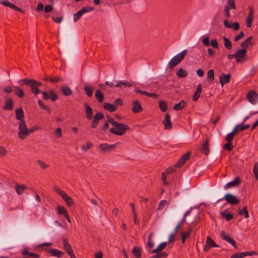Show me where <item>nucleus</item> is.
<instances>
[{"label":"nucleus","mask_w":258,"mask_h":258,"mask_svg":"<svg viewBox=\"0 0 258 258\" xmlns=\"http://www.w3.org/2000/svg\"><path fill=\"white\" fill-rule=\"evenodd\" d=\"M19 83H22L23 84L29 86L31 89V91L34 95L37 96L40 93H42L43 98L44 100L51 99L52 102H55L58 99V95L52 89H50L48 92L46 91H41L39 87L42 86V83L32 79H24L19 81Z\"/></svg>","instance_id":"f257e3e1"},{"label":"nucleus","mask_w":258,"mask_h":258,"mask_svg":"<svg viewBox=\"0 0 258 258\" xmlns=\"http://www.w3.org/2000/svg\"><path fill=\"white\" fill-rule=\"evenodd\" d=\"M112 125H113L114 127L110 128L109 132L117 136H122L125 134L127 131L130 130V127L128 125L121 123L117 121Z\"/></svg>","instance_id":"f03ea898"},{"label":"nucleus","mask_w":258,"mask_h":258,"mask_svg":"<svg viewBox=\"0 0 258 258\" xmlns=\"http://www.w3.org/2000/svg\"><path fill=\"white\" fill-rule=\"evenodd\" d=\"M53 189L61 197L68 207H72L74 206L75 203L73 199L71 197L68 196L65 192L57 186L54 187Z\"/></svg>","instance_id":"7ed1b4c3"},{"label":"nucleus","mask_w":258,"mask_h":258,"mask_svg":"<svg viewBox=\"0 0 258 258\" xmlns=\"http://www.w3.org/2000/svg\"><path fill=\"white\" fill-rule=\"evenodd\" d=\"M187 53V50L185 49L173 57L168 63L170 69H173L177 64H178L185 56Z\"/></svg>","instance_id":"20e7f679"},{"label":"nucleus","mask_w":258,"mask_h":258,"mask_svg":"<svg viewBox=\"0 0 258 258\" xmlns=\"http://www.w3.org/2000/svg\"><path fill=\"white\" fill-rule=\"evenodd\" d=\"M34 131L35 128H33V127L28 129L25 123L24 125H22L20 127H19L18 136L20 139L24 140L27 136L33 133Z\"/></svg>","instance_id":"39448f33"},{"label":"nucleus","mask_w":258,"mask_h":258,"mask_svg":"<svg viewBox=\"0 0 258 258\" xmlns=\"http://www.w3.org/2000/svg\"><path fill=\"white\" fill-rule=\"evenodd\" d=\"M247 49L246 48L238 49L235 52L236 60L237 63H243L247 60Z\"/></svg>","instance_id":"423d86ee"},{"label":"nucleus","mask_w":258,"mask_h":258,"mask_svg":"<svg viewBox=\"0 0 258 258\" xmlns=\"http://www.w3.org/2000/svg\"><path fill=\"white\" fill-rule=\"evenodd\" d=\"M16 118L19 121L18 123L19 127L25 123V115L23 109L22 107H19L15 110Z\"/></svg>","instance_id":"0eeeda50"},{"label":"nucleus","mask_w":258,"mask_h":258,"mask_svg":"<svg viewBox=\"0 0 258 258\" xmlns=\"http://www.w3.org/2000/svg\"><path fill=\"white\" fill-rule=\"evenodd\" d=\"M62 245L63 249L71 258H76L72 249V246L68 242V240L67 238L63 239Z\"/></svg>","instance_id":"6e6552de"},{"label":"nucleus","mask_w":258,"mask_h":258,"mask_svg":"<svg viewBox=\"0 0 258 258\" xmlns=\"http://www.w3.org/2000/svg\"><path fill=\"white\" fill-rule=\"evenodd\" d=\"M94 8L93 7H83L81 10L78 11L77 13L74 15V22H77L78 21L81 16L86 13L89 12L90 11H93Z\"/></svg>","instance_id":"1a4fd4ad"},{"label":"nucleus","mask_w":258,"mask_h":258,"mask_svg":"<svg viewBox=\"0 0 258 258\" xmlns=\"http://www.w3.org/2000/svg\"><path fill=\"white\" fill-rule=\"evenodd\" d=\"M104 118V115L101 112H97L94 116L91 122V127L92 128H96L97 125L99 123L100 121Z\"/></svg>","instance_id":"9d476101"},{"label":"nucleus","mask_w":258,"mask_h":258,"mask_svg":"<svg viewBox=\"0 0 258 258\" xmlns=\"http://www.w3.org/2000/svg\"><path fill=\"white\" fill-rule=\"evenodd\" d=\"M190 155L191 153L190 152H187L184 154L180 158L177 162L175 164V167L176 168H179L182 166L186 161L189 159Z\"/></svg>","instance_id":"9b49d317"},{"label":"nucleus","mask_w":258,"mask_h":258,"mask_svg":"<svg viewBox=\"0 0 258 258\" xmlns=\"http://www.w3.org/2000/svg\"><path fill=\"white\" fill-rule=\"evenodd\" d=\"M116 82L115 85H114L112 82L106 81L105 84L107 86H109L110 87L115 86L118 88H121L122 86L129 87L133 86V84L127 81H119L118 82L116 81Z\"/></svg>","instance_id":"f8f14e48"},{"label":"nucleus","mask_w":258,"mask_h":258,"mask_svg":"<svg viewBox=\"0 0 258 258\" xmlns=\"http://www.w3.org/2000/svg\"><path fill=\"white\" fill-rule=\"evenodd\" d=\"M257 255L255 251H244L241 252H237L231 255L230 258H243L246 256H252Z\"/></svg>","instance_id":"ddd939ff"},{"label":"nucleus","mask_w":258,"mask_h":258,"mask_svg":"<svg viewBox=\"0 0 258 258\" xmlns=\"http://www.w3.org/2000/svg\"><path fill=\"white\" fill-rule=\"evenodd\" d=\"M219 246L210 236H208L206 243L204 247V251H208L211 247H218Z\"/></svg>","instance_id":"4468645a"},{"label":"nucleus","mask_w":258,"mask_h":258,"mask_svg":"<svg viewBox=\"0 0 258 258\" xmlns=\"http://www.w3.org/2000/svg\"><path fill=\"white\" fill-rule=\"evenodd\" d=\"M227 203L231 205H236L239 203V200L237 198L236 196L230 194H227L224 196L223 198Z\"/></svg>","instance_id":"2eb2a0df"},{"label":"nucleus","mask_w":258,"mask_h":258,"mask_svg":"<svg viewBox=\"0 0 258 258\" xmlns=\"http://www.w3.org/2000/svg\"><path fill=\"white\" fill-rule=\"evenodd\" d=\"M14 107V101L13 100L9 97H6L5 98V104L3 107L4 110H13Z\"/></svg>","instance_id":"dca6fc26"},{"label":"nucleus","mask_w":258,"mask_h":258,"mask_svg":"<svg viewBox=\"0 0 258 258\" xmlns=\"http://www.w3.org/2000/svg\"><path fill=\"white\" fill-rule=\"evenodd\" d=\"M0 4L3 5L6 7H8L16 11L20 12L22 13L25 12L24 10L20 9L17 6L13 4L12 3L9 2L8 0H0Z\"/></svg>","instance_id":"f3484780"},{"label":"nucleus","mask_w":258,"mask_h":258,"mask_svg":"<svg viewBox=\"0 0 258 258\" xmlns=\"http://www.w3.org/2000/svg\"><path fill=\"white\" fill-rule=\"evenodd\" d=\"M258 98V94L255 91L251 90L249 91L247 94V99L248 101L251 104L256 103Z\"/></svg>","instance_id":"a211bd4d"},{"label":"nucleus","mask_w":258,"mask_h":258,"mask_svg":"<svg viewBox=\"0 0 258 258\" xmlns=\"http://www.w3.org/2000/svg\"><path fill=\"white\" fill-rule=\"evenodd\" d=\"M222 239L226 240L233 246L235 248H238L236 246V242L229 235H226V233L224 230H222L220 234Z\"/></svg>","instance_id":"6ab92c4d"},{"label":"nucleus","mask_w":258,"mask_h":258,"mask_svg":"<svg viewBox=\"0 0 258 258\" xmlns=\"http://www.w3.org/2000/svg\"><path fill=\"white\" fill-rule=\"evenodd\" d=\"M132 104L133 107L132 108V111L133 113H137L142 111L143 109L138 100H134L132 102Z\"/></svg>","instance_id":"aec40b11"},{"label":"nucleus","mask_w":258,"mask_h":258,"mask_svg":"<svg viewBox=\"0 0 258 258\" xmlns=\"http://www.w3.org/2000/svg\"><path fill=\"white\" fill-rule=\"evenodd\" d=\"M116 144L109 145L107 143H102L99 145V147L102 151L109 152L115 148Z\"/></svg>","instance_id":"412c9836"},{"label":"nucleus","mask_w":258,"mask_h":258,"mask_svg":"<svg viewBox=\"0 0 258 258\" xmlns=\"http://www.w3.org/2000/svg\"><path fill=\"white\" fill-rule=\"evenodd\" d=\"M231 75L230 74H225L222 73L219 78V81L221 87H223L225 84L228 83L230 82Z\"/></svg>","instance_id":"4be33fe9"},{"label":"nucleus","mask_w":258,"mask_h":258,"mask_svg":"<svg viewBox=\"0 0 258 258\" xmlns=\"http://www.w3.org/2000/svg\"><path fill=\"white\" fill-rule=\"evenodd\" d=\"M253 10L252 7H249V13L246 20V24L248 28H250L252 26L253 21Z\"/></svg>","instance_id":"5701e85b"},{"label":"nucleus","mask_w":258,"mask_h":258,"mask_svg":"<svg viewBox=\"0 0 258 258\" xmlns=\"http://www.w3.org/2000/svg\"><path fill=\"white\" fill-rule=\"evenodd\" d=\"M50 255L58 258H61L64 254V253L58 249L50 248L48 250Z\"/></svg>","instance_id":"b1692460"},{"label":"nucleus","mask_w":258,"mask_h":258,"mask_svg":"<svg viewBox=\"0 0 258 258\" xmlns=\"http://www.w3.org/2000/svg\"><path fill=\"white\" fill-rule=\"evenodd\" d=\"M163 123L164 125V128L166 130H169L172 127L170 116L168 113L166 114L165 118L163 121Z\"/></svg>","instance_id":"393cba45"},{"label":"nucleus","mask_w":258,"mask_h":258,"mask_svg":"<svg viewBox=\"0 0 258 258\" xmlns=\"http://www.w3.org/2000/svg\"><path fill=\"white\" fill-rule=\"evenodd\" d=\"M241 182V179L239 177L237 176L234 178L233 181L227 183L225 186V189H228L231 187L236 186Z\"/></svg>","instance_id":"a878e982"},{"label":"nucleus","mask_w":258,"mask_h":258,"mask_svg":"<svg viewBox=\"0 0 258 258\" xmlns=\"http://www.w3.org/2000/svg\"><path fill=\"white\" fill-rule=\"evenodd\" d=\"M84 107L86 118L89 120L92 119L93 116L92 108L87 103L84 104Z\"/></svg>","instance_id":"bb28decb"},{"label":"nucleus","mask_w":258,"mask_h":258,"mask_svg":"<svg viewBox=\"0 0 258 258\" xmlns=\"http://www.w3.org/2000/svg\"><path fill=\"white\" fill-rule=\"evenodd\" d=\"M60 89L64 96H69L73 94V91L69 87L66 85L61 86Z\"/></svg>","instance_id":"cd10ccee"},{"label":"nucleus","mask_w":258,"mask_h":258,"mask_svg":"<svg viewBox=\"0 0 258 258\" xmlns=\"http://www.w3.org/2000/svg\"><path fill=\"white\" fill-rule=\"evenodd\" d=\"M192 226H189L187 232H182L181 233V241L182 243H184L185 241L186 238L189 236L192 232Z\"/></svg>","instance_id":"c85d7f7f"},{"label":"nucleus","mask_w":258,"mask_h":258,"mask_svg":"<svg viewBox=\"0 0 258 258\" xmlns=\"http://www.w3.org/2000/svg\"><path fill=\"white\" fill-rule=\"evenodd\" d=\"M103 106L105 110L111 112L115 111L117 110V107L114 105L109 103L104 102Z\"/></svg>","instance_id":"c756f323"},{"label":"nucleus","mask_w":258,"mask_h":258,"mask_svg":"<svg viewBox=\"0 0 258 258\" xmlns=\"http://www.w3.org/2000/svg\"><path fill=\"white\" fill-rule=\"evenodd\" d=\"M201 151L205 155H208L209 154V147L208 140H206L203 144L201 148Z\"/></svg>","instance_id":"7c9ffc66"},{"label":"nucleus","mask_w":258,"mask_h":258,"mask_svg":"<svg viewBox=\"0 0 258 258\" xmlns=\"http://www.w3.org/2000/svg\"><path fill=\"white\" fill-rule=\"evenodd\" d=\"M252 39V36H250L248 37L244 41L242 42L241 43V47H242V48L246 49L249 45H252L253 44L252 42H251Z\"/></svg>","instance_id":"2f4dec72"},{"label":"nucleus","mask_w":258,"mask_h":258,"mask_svg":"<svg viewBox=\"0 0 258 258\" xmlns=\"http://www.w3.org/2000/svg\"><path fill=\"white\" fill-rule=\"evenodd\" d=\"M26 189H27V186L24 184H16L15 185L16 191L19 195H22Z\"/></svg>","instance_id":"473e14b6"},{"label":"nucleus","mask_w":258,"mask_h":258,"mask_svg":"<svg viewBox=\"0 0 258 258\" xmlns=\"http://www.w3.org/2000/svg\"><path fill=\"white\" fill-rule=\"evenodd\" d=\"M142 250L140 247H134L132 249V254L135 258L141 257Z\"/></svg>","instance_id":"72a5a7b5"},{"label":"nucleus","mask_w":258,"mask_h":258,"mask_svg":"<svg viewBox=\"0 0 258 258\" xmlns=\"http://www.w3.org/2000/svg\"><path fill=\"white\" fill-rule=\"evenodd\" d=\"M186 102L184 100H182L178 103L174 105L173 108L175 110H182L186 106Z\"/></svg>","instance_id":"f704fd0d"},{"label":"nucleus","mask_w":258,"mask_h":258,"mask_svg":"<svg viewBox=\"0 0 258 258\" xmlns=\"http://www.w3.org/2000/svg\"><path fill=\"white\" fill-rule=\"evenodd\" d=\"M166 245L167 242H162L160 243L156 249H153L152 251H151L150 250H149V251L152 253L160 252V251H162L165 247Z\"/></svg>","instance_id":"c9c22d12"},{"label":"nucleus","mask_w":258,"mask_h":258,"mask_svg":"<svg viewBox=\"0 0 258 258\" xmlns=\"http://www.w3.org/2000/svg\"><path fill=\"white\" fill-rule=\"evenodd\" d=\"M56 209L57 211V213L59 215H66L68 214L66 208L62 206L58 205L56 207Z\"/></svg>","instance_id":"e433bc0d"},{"label":"nucleus","mask_w":258,"mask_h":258,"mask_svg":"<svg viewBox=\"0 0 258 258\" xmlns=\"http://www.w3.org/2000/svg\"><path fill=\"white\" fill-rule=\"evenodd\" d=\"M190 213V211H188L187 212H186L184 215V216L182 218V219L181 220V221L178 224V225L176 226L175 229H174V231H175V233H176L177 232V231L179 230L180 227L182 225L183 223H184L185 220V218H186V217L189 215Z\"/></svg>","instance_id":"4c0bfd02"},{"label":"nucleus","mask_w":258,"mask_h":258,"mask_svg":"<svg viewBox=\"0 0 258 258\" xmlns=\"http://www.w3.org/2000/svg\"><path fill=\"white\" fill-rule=\"evenodd\" d=\"M14 93L16 95L20 98H23L24 96V92L23 89L20 88L19 87L15 86Z\"/></svg>","instance_id":"58836bf2"},{"label":"nucleus","mask_w":258,"mask_h":258,"mask_svg":"<svg viewBox=\"0 0 258 258\" xmlns=\"http://www.w3.org/2000/svg\"><path fill=\"white\" fill-rule=\"evenodd\" d=\"M243 214L244 215V217L245 218H249L248 211L247 210L246 206L243 207L242 209H238V215H242Z\"/></svg>","instance_id":"ea45409f"},{"label":"nucleus","mask_w":258,"mask_h":258,"mask_svg":"<svg viewBox=\"0 0 258 258\" xmlns=\"http://www.w3.org/2000/svg\"><path fill=\"white\" fill-rule=\"evenodd\" d=\"M84 91H85L86 94L89 97H91L92 96L93 92V88L92 87L85 85L84 86Z\"/></svg>","instance_id":"a19ab883"},{"label":"nucleus","mask_w":258,"mask_h":258,"mask_svg":"<svg viewBox=\"0 0 258 258\" xmlns=\"http://www.w3.org/2000/svg\"><path fill=\"white\" fill-rule=\"evenodd\" d=\"M176 75L179 78H185L187 76V73L184 69H183L182 68H180L177 71Z\"/></svg>","instance_id":"79ce46f5"},{"label":"nucleus","mask_w":258,"mask_h":258,"mask_svg":"<svg viewBox=\"0 0 258 258\" xmlns=\"http://www.w3.org/2000/svg\"><path fill=\"white\" fill-rule=\"evenodd\" d=\"M159 106L160 109V110L162 112H165L167 109V103L163 100H160L159 101Z\"/></svg>","instance_id":"37998d69"},{"label":"nucleus","mask_w":258,"mask_h":258,"mask_svg":"<svg viewBox=\"0 0 258 258\" xmlns=\"http://www.w3.org/2000/svg\"><path fill=\"white\" fill-rule=\"evenodd\" d=\"M221 216H222L225 219L226 221H230L233 218V215L232 214H227L226 213V211H223L220 213Z\"/></svg>","instance_id":"c03bdc74"},{"label":"nucleus","mask_w":258,"mask_h":258,"mask_svg":"<svg viewBox=\"0 0 258 258\" xmlns=\"http://www.w3.org/2000/svg\"><path fill=\"white\" fill-rule=\"evenodd\" d=\"M95 96L97 100L100 103L102 102L104 99V95L99 90H96Z\"/></svg>","instance_id":"a18cd8bd"},{"label":"nucleus","mask_w":258,"mask_h":258,"mask_svg":"<svg viewBox=\"0 0 258 258\" xmlns=\"http://www.w3.org/2000/svg\"><path fill=\"white\" fill-rule=\"evenodd\" d=\"M223 39L224 41V45L225 48L229 50L231 49L232 46L231 41L225 36H224Z\"/></svg>","instance_id":"49530a36"},{"label":"nucleus","mask_w":258,"mask_h":258,"mask_svg":"<svg viewBox=\"0 0 258 258\" xmlns=\"http://www.w3.org/2000/svg\"><path fill=\"white\" fill-rule=\"evenodd\" d=\"M223 149L227 151H232L233 149V146L232 145V142L230 141L227 142V143L225 144L223 147Z\"/></svg>","instance_id":"de8ad7c7"},{"label":"nucleus","mask_w":258,"mask_h":258,"mask_svg":"<svg viewBox=\"0 0 258 258\" xmlns=\"http://www.w3.org/2000/svg\"><path fill=\"white\" fill-rule=\"evenodd\" d=\"M207 77L208 78V81L212 82L214 80V71L213 69L210 70L207 73Z\"/></svg>","instance_id":"09e8293b"},{"label":"nucleus","mask_w":258,"mask_h":258,"mask_svg":"<svg viewBox=\"0 0 258 258\" xmlns=\"http://www.w3.org/2000/svg\"><path fill=\"white\" fill-rule=\"evenodd\" d=\"M157 253V254L150 257V258H166L168 256V254L165 252H161Z\"/></svg>","instance_id":"8fccbe9b"},{"label":"nucleus","mask_w":258,"mask_h":258,"mask_svg":"<svg viewBox=\"0 0 258 258\" xmlns=\"http://www.w3.org/2000/svg\"><path fill=\"white\" fill-rule=\"evenodd\" d=\"M38 103L39 104V107L43 109H44L47 111V112L50 114V109L47 106L44 104L43 102L41 100H39L38 101Z\"/></svg>","instance_id":"3c124183"},{"label":"nucleus","mask_w":258,"mask_h":258,"mask_svg":"<svg viewBox=\"0 0 258 258\" xmlns=\"http://www.w3.org/2000/svg\"><path fill=\"white\" fill-rule=\"evenodd\" d=\"M62 81V79L60 77H52L49 79V81L52 83H56L58 82H61Z\"/></svg>","instance_id":"603ef678"},{"label":"nucleus","mask_w":258,"mask_h":258,"mask_svg":"<svg viewBox=\"0 0 258 258\" xmlns=\"http://www.w3.org/2000/svg\"><path fill=\"white\" fill-rule=\"evenodd\" d=\"M37 163L42 169H46L49 167L48 165L46 164L41 160H38Z\"/></svg>","instance_id":"864d4df0"},{"label":"nucleus","mask_w":258,"mask_h":258,"mask_svg":"<svg viewBox=\"0 0 258 258\" xmlns=\"http://www.w3.org/2000/svg\"><path fill=\"white\" fill-rule=\"evenodd\" d=\"M93 146L92 143L91 142H87L85 145L82 146V150L84 151H87Z\"/></svg>","instance_id":"5fc2aeb1"},{"label":"nucleus","mask_w":258,"mask_h":258,"mask_svg":"<svg viewBox=\"0 0 258 258\" xmlns=\"http://www.w3.org/2000/svg\"><path fill=\"white\" fill-rule=\"evenodd\" d=\"M167 202L165 200H162L159 202V205L157 208V210L160 211L167 204Z\"/></svg>","instance_id":"6e6d98bb"},{"label":"nucleus","mask_w":258,"mask_h":258,"mask_svg":"<svg viewBox=\"0 0 258 258\" xmlns=\"http://www.w3.org/2000/svg\"><path fill=\"white\" fill-rule=\"evenodd\" d=\"M234 135H233L232 133H230L228 134L227 135V136L225 137V141L227 142L230 141L232 142V141L234 139Z\"/></svg>","instance_id":"4d7b16f0"},{"label":"nucleus","mask_w":258,"mask_h":258,"mask_svg":"<svg viewBox=\"0 0 258 258\" xmlns=\"http://www.w3.org/2000/svg\"><path fill=\"white\" fill-rule=\"evenodd\" d=\"M227 5L229 6L230 9H232L235 10L236 9V5L234 0H228Z\"/></svg>","instance_id":"13d9d810"},{"label":"nucleus","mask_w":258,"mask_h":258,"mask_svg":"<svg viewBox=\"0 0 258 258\" xmlns=\"http://www.w3.org/2000/svg\"><path fill=\"white\" fill-rule=\"evenodd\" d=\"M7 151L5 147L0 146V156H6L7 154Z\"/></svg>","instance_id":"bf43d9fd"},{"label":"nucleus","mask_w":258,"mask_h":258,"mask_svg":"<svg viewBox=\"0 0 258 258\" xmlns=\"http://www.w3.org/2000/svg\"><path fill=\"white\" fill-rule=\"evenodd\" d=\"M230 10V8H229V6L228 5H226L225 6L224 8V13L225 14V16L226 18H229L230 16V14L229 12V11Z\"/></svg>","instance_id":"052dcab7"},{"label":"nucleus","mask_w":258,"mask_h":258,"mask_svg":"<svg viewBox=\"0 0 258 258\" xmlns=\"http://www.w3.org/2000/svg\"><path fill=\"white\" fill-rule=\"evenodd\" d=\"M53 6L51 5H48L45 7L44 8V12L45 13H48L51 12L53 10Z\"/></svg>","instance_id":"680f3d73"},{"label":"nucleus","mask_w":258,"mask_h":258,"mask_svg":"<svg viewBox=\"0 0 258 258\" xmlns=\"http://www.w3.org/2000/svg\"><path fill=\"white\" fill-rule=\"evenodd\" d=\"M244 32L243 31L240 32L239 34H238L237 35H236L235 37L234 41L235 42L238 41L239 40L241 39L244 36Z\"/></svg>","instance_id":"e2e57ef3"},{"label":"nucleus","mask_w":258,"mask_h":258,"mask_svg":"<svg viewBox=\"0 0 258 258\" xmlns=\"http://www.w3.org/2000/svg\"><path fill=\"white\" fill-rule=\"evenodd\" d=\"M238 125H240V127H239V130L240 131H243L244 130H245L248 128L250 127L249 124H245V125H244L243 122H242L241 124H239Z\"/></svg>","instance_id":"0e129e2a"},{"label":"nucleus","mask_w":258,"mask_h":258,"mask_svg":"<svg viewBox=\"0 0 258 258\" xmlns=\"http://www.w3.org/2000/svg\"><path fill=\"white\" fill-rule=\"evenodd\" d=\"M3 91L7 93H11L12 91V87L10 86H7L3 88Z\"/></svg>","instance_id":"69168bd1"},{"label":"nucleus","mask_w":258,"mask_h":258,"mask_svg":"<svg viewBox=\"0 0 258 258\" xmlns=\"http://www.w3.org/2000/svg\"><path fill=\"white\" fill-rule=\"evenodd\" d=\"M211 46L214 48H217L218 47V43L216 39L212 40L210 42Z\"/></svg>","instance_id":"338daca9"},{"label":"nucleus","mask_w":258,"mask_h":258,"mask_svg":"<svg viewBox=\"0 0 258 258\" xmlns=\"http://www.w3.org/2000/svg\"><path fill=\"white\" fill-rule=\"evenodd\" d=\"M114 103L120 106L123 105V101L120 98H118L114 101Z\"/></svg>","instance_id":"774afa93"}]
</instances>
